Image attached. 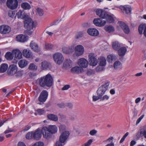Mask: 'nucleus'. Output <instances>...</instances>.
<instances>
[{
    "label": "nucleus",
    "instance_id": "obj_1",
    "mask_svg": "<svg viewBox=\"0 0 146 146\" xmlns=\"http://www.w3.org/2000/svg\"><path fill=\"white\" fill-rule=\"evenodd\" d=\"M57 131V128L55 125H50L48 127H44L42 129L43 137L48 139L50 138L51 134H54Z\"/></svg>",
    "mask_w": 146,
    "mask_h": 146
},
{
    "label": "nucleus",
    "instance_id": "obj_2",
    "mask_svg": "<svg viewBox=\"0 0 146 146\" xmlns=\"http://www.w3.org/2000/svg\"><path fill=\"white\" fill-rule=\"evenodd\" d=\"M53 83V78L50 74L49 73L46 76L41 77L39 79V84L42 87H50L52 85Z\"/></svg>",
    "mask_w": 146,
    "mask_h": 146
},
{
    "label": "nucleus",
    "instance_id": "obj_3",
    "mask_svg": "<svg viewBox=\"0 0 146 146\" xmlns=\"http://www.w3.org/2000/svg\"><path fill=\"white\" fill-rule=\"evenodd\" d=\"M96 13L98 16L102 19H105L107 22L113 23L114 22L113 15H109L108 13L102 9H97Z\"/></svg>",
    "mask_w": 146,
    "mask_h": 146
},
{
    "label": "nucleus",
    "instance_id": "obj_4",
    "mask_svg": "<svg viewBox=\"0 0 146 146\" xmlns=\"http://www.w3.org/2000/svg\"><path fill=\"white\" fill-rule=\"evenodd\" d=\"M36 22L33 21L29 16L25 20L24 27L27 29L33 30L36 28Z\"/></svg>",
    "mask_w": 146,
    "mask_h": 146
},
{
    "label": "nucleus",
    "instance_id": "obj_5",
    "mask_svg": "<svg viewBox=\"0 0 146 146\" xmlns=\"http://www.w3.org/2000/svg\"><path fill=\"white\" fill-rule=\"evenodd\" d=\"M69 132L68 131H64L60 135L59 141H57L55 144V146H63L62 143H64L70 135Z\"/></svg>",
    "mask_w": 146,
    "mask_h": 146
},
{
    "label": "nucleus",
    "instance_id": "obj_6",
    "mask_svg": "<svg viewBox=\"0 0 146 146\" xmlns=\"http://www.w3.org/2000/svg\"><path fill=\"white\" fill-rule=\"evenodd\" d=\"M109 84V82H106L105 84L100 87L96 91L97 95L102 97L108 89Z\"/></svg>",
    "mask_w": 146,
    "mask_h": 146
},
{
    "label": "nucleus",
    "instance_id": "obj_7",
    "mask_svg": "<svg viewBox=\"0 0 146 146\" xmlns=\"http://www.w3.org/2000/svg\"><path fill=\"white\" fill-rule=\"evenodd\" d=\"M7 7L11 9H16L18 5V2L17 0H7L6 2Z\"/></svg>",
    "mask_w": 146,
    "mask_h": 146
},
{
    "label": "nucleus",
    "instance_id": "obj_8",
    "mask_svg": "<svg viewBox=\"0 0 146 146\" xmlns=\"http://www.w3.org/2000/svg\"><path fill=\"white\" fill-rule=\"evenodd\" d=\"M53 58L55 62L58 64H61L63 61L64 58L62 54L57 52L53 55Z\"/></svg>",
    "mask_w": 146,
    "mask_h": 146
},
{
    "label": "nucleus",
    "instance_id": "obj_9",
    "mask_svg": "<svg viewBox=\"0 0 146 146\" xmlns=\"http://www.w3.org/2000/svg\"><path fill=\"white\" fill-rule=\"evenodd\" d=\"M89 59V62L90 65L92 66H95L98 63V60L96 58V56L94 53H90L88 55Z\"/></svg>",
    "mask_w": 146,
    "mask_h": 146
},
{
    "label": "nucleus",
    "instance_id": "obj_10",
    "mask_svg": "<svg viewBox=\"0 0 146 146\" xmlns=\"http://www.w3.org/2000/svg\"><path fill=\"white\" fill-rule=\"evenodd\" d=\"M48 96V92L46 90H43L40 93L38 98V100L40 102H45Z\"/></svg>",
    "mask_w": 146,
    "mask_h": 146
},
{
    "label": "nucleus",
    "instance_id": "obj_11",
    "mask_svg": "<svg viewBox=\"0 0 146 146\" xmlns=\"http://www.w3.org/2000/svg\"><path fill=\"white\" fill-rule=\"evenodd\" d=\"M84 52V48L81 45H78L75 48V53L78 56L83 54Z\"/></svg>",
    "mask_w": 146,
    "mask_h": 146
},
{
    "label": "nucleus",
    "instance_id": "obj_12",
    "mask_svg": "<svg viewBox=\"0 0 146 146\" xmlns=\"http://www.w3.org/2000/svg\"><path fill=\"white\" fill-rule=\"evenodd\" d=\"M93 23L96 26L101 27L104 26L105 25L106 21L102 20L100 18H96L94 20Z\"/></svg>",
    "mask_w": 146,
    "mask_h": 146
},
{
    "label": "nucleus",
    "instance_id": "obj_13",
    "mask_svg": "<svg viewBox=\"0 0 146 146\" xmlns=\"http://www.w3.org/2000/svg\"><path fill=\"white\" fill-rule=\"evenodd\" d=\"M42 130L39 128H38L35 131H33V139L36 140L39 139L42 136Z\"/></svg>",
    "mask_w": 146,
    "mask_h": 146
},
{
    "label": "nucleus",
    "instance_id": "obj_14",
    "mask_svg": "<svg viewBox=\"0 0 146 146\" xmlns=\"http://www.w3.org/2000/svg\"><path fill=\"white\" fill-rule=\"evenodd\" d=\"M9 69L7 71L8 75L12 76L15 74L17 70V68L16 65H11L9 67Z\"/></svg>",
    "mask_w": 146,
    "mask_h": 146
},
{
    "label": "nucleus",
    "instance_id": "obj_15",
    "mask_svg": "<svg viewBox=\"0 0 146 146\" xmlns=\"http://www.w3.org/2000/svg\"><path fill=\"white\" fill-rule=\"evenodd\" d=\"M88 61L86 59L83 58L79 59L78 62V64L81 68L87 67L88 66Z\"/></svg>",
    "mask_w": 146,
    "mask_h": 146
},
{
    "label": "nucleus",
    "instance_id": "obj_16",
    "mask_svg": "<svg viewBox=\"0 0 146 146\" xmlns=\"http://www.w3.org/2000/svg\"><path fill=\"white\" fill-rule=\"evenodd\" d=\"M118 24L125 34H128L130 32L128 26L125 23L120 21L118 22Z\"/></svg>",
    "mask_w": 146,
    "mask_h": 146
},
{
    "label": "nucleus",
    "instance_id": "obj_17",
    "mask_svg": "<svg viewBox=\"0 0 146 146\" xmlns=\"http://www.w3.org/2000/svg\"><path fill=\"white\" fill-rule=\"evenodd\" d=\"M11 30V28L7 25H3L1 26V33L6 34L9 33Z\"/></svg>",
    "mask_w": 146,
    "mask_h": 146
},
{
    "label": "nucleus",
    "instance_id": "obj_18",
    "mask_svg": "<svg viewBox=\"0 0 146 146\" xmlns=\"http://www.w3.org/2000/svg\"><path fill=\"white\" fill-rule=\"evenodd\" d=\"M88 34L92 36H97L99 34L98 31L96 29L93 28L88 29L87 30Z\"/></svg>",
    "mask_w": 146,
    "mask_h": 146
},
{
    "label": "nucleus",
    "instance_id": "obj_19",
    "mask_svg": "<svg viewBox=\"0 0 146 146\" xmlns=\"http://www.w3.org/2000/svg\"><path fill=\"white\" fill-rule=\"evenodd\" d=\"M28 37L26 35L21 34L18 35L16 37V39L18 41L24 42L26 41L28 39Z\"/></svg>",
    "mask_w": 146,
    "mask_h": 146
},
{
    "label": "nucleus",
    "instance_id": "obj_20",
    "mask_svg": "<svg viewBox=\"0 0 146 146\" xmlns=\"http://www.w3.org/2000/svg\"><path fill=\"white\" fill-rule=\"evenodd\" d=\"M16 15L18 19L21 18L25 19L29 16V15L24 13V11L20 10L16 13Z\"/></svg>",
    "mask_w": 146,
    "mask_h": 146
},
{
    "label": "nucleus",
    "instance_id": "obj_21",
    "mask_svg": "<svg viewBox=\"0 0 146 146\" xmlns=\"http://www.w3.org/2000/svg\"><path fill=\"white\" fill-rule=\"evenodd\" d=\"M12 52L15 55V58L17 60L21 59L22 57V54L21 51L18 49L13 50Z\"/></svg>",
    "mask_w": 146,
    "mask_h": 146
},
{
    "label": "nucleus",
    "instance_id": "obj_22",
    "mask_svg": "<svg viewBox=\"0 0 146 146\" xmlns=\"http://www.w3.org/2000/svg\"><path fill=\"white\" fill-rule=\"evenodd\" d=\"M72 64V61L70 59L65 60L63 64V68L65 69L70 68Z\"/></svg>",
    "mask_w": 146,
    "mask_h": 146
},
{
    "label": "nucleus",
    "instance_id": "obj_23",
    "mask_svg": "<svg viewBox=\"0 0 146 146\" xmlns=\"http://www.w3.org/2000/svg\"><path fill=\"white\" fill-rule=\"evenodd\" d=\"M83 70L82 68L79 66H76L72 67L70 71L72 73L78 74L81 72Z\"/></svg>",
    "mask_w": 146,
    "mask_h": 146
},
{
    "label": "nucleus",
    "instance_id": "obj_24",
    "mask_svg": "<svg viewBox=\"0 0 146 146\" xmlns=\"http://www.w3.org/2000/svg\"><path fill=\"white\" fill-rule=\"evenodd\" d=\"M23 56L26 58H29L32 57V54L30 50L25 49L23 52Z\"/></svg>",
    "mask_w": 146,
    "mask_h": 146
},
{
    "label": "nucleus",
    "instance_id": "obj_25",
    "mask_svg": "<svg viewBox=\"0 0 146 146\" xmlns=\"http://www.w3.org/2000/svg\"><path fill=\"white\" fill-rule=\"evenodd\" d=\"M50 65V62L44 61L41 62V66L43 70H46L49 68Z\"/></svg>",
    "mask_w": 146,
    "mask_h": 146
},
{
    "label": "nucleus",
    "instance_id": "obj_26",
    "mask_svg": "<svg viewBox=\"0 0 146 146\" xmlns=\"http://www.w3.org/2000/svg\"><path fill=\"white\" fill-rule=\"evenodd\" d=\"M127 48L125 47H122L118 50V55L120 56H124L127 51Z\"/></svg>",
    "mask_w": 146,
    "mask_h": 146
},
{
    "label": "nucleus",
    "instance_id": "obj_27",
    "mask_svg": "<svg viewBox=\"0 0 146 146\" xmlns=\"http://www.w3.org/2000/svg\"><path fill=\"white\" fill-rule=\"evenodd\" d=\"M14 54L12 52H8L5 54V57L7 60H11L13 58Z\"/></svg>",
    "mask_w": 146,
    "mask_h": 146
},
{
    "label": "nucleus",
    "instance_id": "obj_28",
    "mask_svg": "<svg viewBox=\"0 0 146 146\" xmlns=\"http://www.w3.org/2000/svg\"><path fill=\"white\" fill-rule=\"evenodd\" d=\"M113 67L116 70H119L122 68V64L119 61H116L113 64Z\"/></svg>",
    "mask_w": 146,
    "mask_h": 146
},
{
    "label": "nucleus",
    "instance_id": "obj_29",
    "mask_svg": "<svg viewBox=\"0 0 146 146\" xmlns=\"http://www.w3.org/2000/svg\"><path fill=\"white\" fill-rule=\"evenodd\" d=\"M28 64L27 61L25 60H20L18 62V65L21 68H23L26 66Z\"/></svg>",
    "mask_w": 146,
    "mask_h": 146
},
{
    "label": "nucleus",
    "instance_id": "obj_30",
    "mask_svg": "<svg viewBox=\"0 0 146 146\" xmlns=\"http://www.w3.org/2000/svg\"><path fill=\"white\" fill-rule=\"evenodd\" d=\"M48 119L54 121H57L58 120V117L56 115L53 114H49L47 115Z\"/></svg>",
    "mask_w": 146,
    "mask_h": 146
},
{
    "label": "nucleus",
    "instance_id": "obj_31",
    "mask_svg": "<svg viewBox=\"0 0 146 146\" xmlns=\"http://www.w3.org/2000/svg\"><path fill=\"white\" fill-rule=\"evenodd\" d=\"M21 7L24 10H29L31 8L30 5L28 3L24 2L21 4Z\"/></svg>",
    "mask_w": 146,
    "mask_h": 146
},
{
    "label": "nucleus",
    "instance_id": "obj_32",
    "mask_svg": "<svg viewBox=\"0 0 146 146\" xmlns=\"http://www.w3.org/2000/svg\"><path fill=\"white\" fill-rule=\"evenodd\" d=\"M8 68V65L6 63H3L1 65V73L6 71Z\"/></svg>",
    "mask_w": 146,
    "mask_h": 146
},
{
    "label": "nucleus",
    "instance_id": "obj_33",
    "mask_svg": "<svg viewBox=\"0 0 146 146\" xmlns=\"http://www.w3.org/2000/svg\"><path fill=\"white\" fill-rule=\"evenodd\" d=\"M121 46V44L117 42H114L112 44V47L115 50H118Z\"/></svg>",
    "mask_w": 146,
    "mask_h": 146
},
{
    "label": "nucleus",
    "instance_id": "obj_34",
    "mask_svg": "<svg viewBox=\"0 0 146 146\" xmlns=\"http://www.w3.org/2000/svg\"><path fill=\"white\" fill-rule=\"evenodd\" d=\"M117 58V56L113 54H110L107 57V60L108 62L115 60Z\"/></svg>",
    "mask_w": 146,
    "mask_h": 146
},
{
    "label": "nucleus",
    "instance_id": "obj_35",
    "mask_svg": "<svg viewBox=\"0 0 146 146\" xmlns=\"http://www.w3.org/2000/svg\"><path fill=\"white\" fill-rule=\"evenodd\" d=\"M98 60L100 61V65L103 66L106 65V61L105 58L103 57H101L98 58Z\"/></svg>",
    "mask_w": 146,
    "mask_h": 146
},
{
    "label": "nucleus",
    "instance_id": "obj_36",
    "mask_svg": "<svg viewBox=\"0 0 146 146\" xmlns=\"http://www.w3.org/2000/svg\"><path fill=\"white\" fill-rule=\"evenodd\" d=\"M30 46L31 48L35 51L38 52L39 51L38 46L37 44L35 43H31L30 44Z\"/></svg>",
    "mask_w": 146,
    "mask_h": 146
},
{
    "label": "nucleus",
    "instance_id": "obj_37",
    "mask_svg": "<svg viewBox=\"0 0 146 146\" xmlns=\"http://www.w3.org/2000/svg\"><path fill=\"white\" fill-rule=\"evenodd\" d=\"M105 31L108 33L113 32L114 31V28L112 26H106L105 27Z\"/></svg>",
    "mask_w": 146,
    "mask_h": 146
},
{
    "label": "nucleus",
    "instance_id": "obj_38",
    "mask_svg": "<svg viewBox=\"0 0 146 146\" xmlns=\"http://www.w3.org/2000/svg\"><path fill=\"white\" fill-rule=\"evenodd\" d=\"M123 10L124 12L126 14H129L131 13V9L130 7L125 6L123 7Z\"/></svg>",
    "mask_w": 146,
    "mask_h": 146
},
{
    "label": "nucleus",
    "instance_id": "obj_39",
    "mask_svg": "<svg viewBox=\"0 0 146 146\" xmlns=\"http://www.w3.org/2000/svg\"><path fill=\"white\" fill-rule=\"evenodd\" d=\"M45 48L47 50H51L54 48V46L52 44L48 43H46L45 45Z\"/></svg>",
    "mask_w": 146,
    "mask_h": 146
},
{
    "label": "nucleus",
    "instance_id": "obj_40",
    "mask_svg": "<svg viewBox=\"0 0 146 146\" xmlns=\"http://www.w3.org/2000/svg\"><path fill=\"white\" fill-rule=\"evenodd\" d=\"M145 27V25L144 24L140 25L138 28L139 33L140 34H143V29Z\"/></svg>",
    "mask_w": 146,
    "mask_h": 146
},
{
    "label": "nucleus",
    "instance_id": "obj_41",
    "mask_svg": "<svg viewBox=\"0 0 146 146\" xmlns=\"http://www.w3.org/2000/svg\"><path fill=\"white\" fill-rule=\"evenodd\" d=\"M26 137L27 139H33V131L28 133L26 135Z\"/></svg>",
    "mask_w": 146,
    "mask_h": 146
},
{
    "label": "nucleus",
    "instance_id": "obj_42",
    "mask_svg": "<svg viewBox=\"0 0 146 146\" xmlns=\"http://www.w3.org/2000/svg\"><path fill=\"white\" fill-rule=\"evenodd\" d=\"M29 68L30 70H36L37 69V66L33 63H31L29 65Z\"/></svg>",
    "mask_w": 146,
    "mask_h": 146
},
{
    "label": "nucleus",
    "instance_id": "obj_43",
    "mask_svg": "<svg viewBox=\"0 0 146 146\" xmlns=\"http://www.w3.org/2000/svg\"><path fill=\"white\" fill-rule=\"evenodd\" d=\"M23 74V71H17L15 73V76L16 78H19L21 77Z\"/></svg>",
    "mask_w": 146,
    "mask_h": 146
},
{
    "label": "nucleus",
    "instance_id": "obj_44",
    "mask_svg": "<svg viewBox=\"0 0 146 146\" xmlns=\"http://www.w3.org/2000/svg\"><path fill=\"white\" fill-rule=\"evenodd\" d=\"M37 12L38 14L40 16H41L43 15L44 14V11L43 10L40 8H38L37 9Z\"/></svg>",
    "mask_w": 146,
    "mask_h": 146
},
{
    "label": "nucleus",
    "instance_id": "obj_45",
    "mask_svg": "<svg viewBox=\"0 0 146 146\" xmlns=\"http://www.w3.org/2000/svg\"><path fill=\"white\" fill-rule=\"evenodd\" d=\"M15 14V11H10L8 12V15L9 17L13 18Z\"/></svg>",
    "mask_w": 146,
    "mask_h": 146
},
{
    "label": "nucleus",
    "instance_id": "obj_46",
    "mask_svg": "<svg viewBox=\"0 0 146 146\" xmlns=\"http://www.w3.org/2000/svg\"><path fill=\"white\" fill-rule=\"evenodd\" d=\"M103 66L100 65L97 67L96 68V70L97 72H100L102 71L104 68L103 67Z\"/></svg>",
    "mask_w": 146,
    "mask_h": 146
},
{
    "label": "nucleus",
    "instance_id": "obj_47",
    "mask_svg": "<svg viewBox=\"0 0 146 146\" xmlns=\"http://www.w3.org/2000/svg\"><path fill=\"white\" fill-rule=\"evenodd\" d=\"M68 47H64L62 48V51L63 52L66 54H69Z\"/></svg>",
    "mask_w": 146,
    "mask_h": 146
},
{
    "label": "nucleus",
    "instance_id": "obj_48",
    "mask_svg": "<svg viewBox=\"0 0 146 146\" xmlns=\"http://www.w3.org/2000/svg\"><path fill=\"white\" fill-rule=\"evenodd\" d=\"M92 142L93 141L92 139H90L84 145H82L81 146H90Z\"/></svg>",
    "mask_w": 146,
    "mask_h": 146
},
{
    "label": "nucleus",
    "instance_id": "obj_49",
    "mask_svg": "<svg viewBox=\"0 0 146 146\" xmlns=\"http://www.w3.org/2000/svg\"><path fill=\"white\" fill-rule=\"evenodd\" d=\"M32 146H44V144L42 142L39 141L35 143Z\"/></svg>",
    "mask_w": 146,
    "mask_h": 146
},
{
    "label": "nucleus",
    "instance_id": "obj_50",
    "mask_svg": "<svg viewBox=\"0 0 146 146\" xmlns=\"http://www.w3.org/2000/svg\"><path fill=\"white\" fill-rule=\"evenodd\" d=\"M110 98V96L108 95H105L103 96H102L101 98V100L102 101L107 100H108Z\"/></svg>",
    "mask_w": 146,
    "mask_h": 146
},
{
    "label": "nucleus",
    "instance_id": "obj_51",
    "mask_svg": "<svg viewBox=\"0 0 146 146\" xmlns=\"http://www.w3.org/2000/svg\"><path fill=\"white\" fill-rule=\"evenodd\" d=\"M36 111L39 115L43 114L44 113V111L42 109H38Z\"/></svg>",
    "mask_w": 146,
    "mask_h": 146
},
{
    "label": "nucleus",
    "instance_id": "obj_52",
    "mask_svg": "<svg viewBox=\"0 0 146 146\" xmlns=\"http://www.w3.org/2000/svg\"><path fill=\"white\" fill-rule=\"evenodd\" d=\"M101 98H102V97L99 96L98 95V96H93L92 98L93 101H96L100 99H101Z\"/></svg>",
    "mask_w": 146,
    "mask_h": 146
},
{
    "label": "nucleus",
    "instance_id": "obj_53",
    "mask_svg": "<svg viewBox=\"0 0 146 146\" xmlns=\"http://www.w3.org/2000/svg\"><path fill=\"white\" fill-rule=\"evenodd\" d=\"M97 132V130L95 129H92L90 131L89 134L91 135H94Z\"/></svg>",
    "mask_w": 146,
    "mask_h": 146
},
{
    "label": "nucleus",
    "instance_id": "obj_54",
    "mask_svg": "<svg viewBox=\"0 0 146 146\" xmlns=\"http://www.w3.org/2000/svg\"><path fill=\"white\" fill-rule=\"evenodd\" d=\"M59 130L60 131H62L65 129L66 128V126L64 125H60L59 126Z\"/></svg>",
    "mask_w": 146,
    "mask_h": 146
},
{
    "label": "nucleus",
    "instance_id": "obj_55",
    "mask_svg": "<svg viewBox=\"0 0 146 146\" xmlns=\"http://www.w3.org/2000/svg\"><path fill=\"white\" fill-rule=\"evenodd\" d=\"M82 32H79L77 33V34L76 35V38L77 39H78L81 37H82Z\"/></svg>",
    "mask_w": 146,
    "mask_h": 146
},
{
    "label": "nucleus",
    "instance_id": "obj_56",
    "mask_svg": "<svg viewBox=\"0 0 146 146\" xmlns=\"http://www.w3.org/2000/svg\"><path fill=\"white\" fill-rule=\"evenodd\" d=\"M144 116V115H141L137 120L136 122V124H137L139 123L141 121V120L143 118Z\"/></svg>",
    "mask_w": 146,
    "mask_h": 146
},
{
    "label": "nucleus",
    "instance_id": "obj_57",
    "mask_svg": "<svg viewBox=\"0 0 146 146\" xmlns=\"http://www.w3.org/2000/svg\"><path fill=\"white\" fill-rule=\"evenodd\" d=\"M113 139V137H109L108 139L104 141V142H111V141H112Z\"/></svg>",
    "mask_w": 146,
    "mask_h": 146
},
{
    "label": "nucleus",
    "instance_id": "obj_58",
    "mask_svg": "<svg viewBox=\"0 0 146 146\" xmlns=\"http://www.w3.org/2000/svg\"><path fill=\"white\" fill-rule=\"evenodd\" d=\"M70 88V85H66L64 86L62 88V90H66Z\"/></svg>",
    "mask_w": 146,
    "mask_h": 146
},
{
    "label": "nucleus",
    "instance_id": "obj_59",
    "mask_svg": "<svg viewBox=\"0 0 146 146\" xmlns=\"http://www.w3.org/2000/svg\"><path fill=\"white\" fill-rule=\"evenodd\" d=\"M14 131L13 129H11L10 128H9L7 130L5 131L4 132L5 133H9L13 132Z\"/></svg>",
    "mask_w": 146,
    "mask_h": 146
},
{
    "label": "nucleus",
    "instance_id": "obj_60",
    "mask_svg": "<svg viewBox=\"0 0 146 146\" xmlns=\"http://www.w3.org/2000/svg\"><path fill=\"white\" fill-rule=\"evenodd\" d=\"M68 50H69V54L70 53H72L74 51V47L73 46H71L70 47H68Z\"/></svg>",
    "mask_w": 146,
    "mask_h": 146
},
{
    "label": "nucleus",
    "instance_id": "obj_61",
    "mask_svg": "<svg viewBox=\"0 0 146 146\" xmlns=\"http://www.w3.org/2000/svg\"><path fill=\"white\" fill-rule=\"evenodd\" d=\"M57 106L60 108H64L65 107L64 104V103H63L58 104Z\"/></svg>",
    "mask_w": 146,
    "mask_h": 146
},
{
    "label": "nucleus",
    "instance_id": "obj_62",
    "mask_svg": "<svg viewBox=\"0 0 146 146\" xmlns=\"http://www.w3.org/2000/svg\"><path fill=\"white\" fill-rule=\"evenodd\" d=\"M31 128V126L30 125H27L25 127V128L23 130L24 131H26L28 130Z\"/></svg>",
    "mask_w": 146,
    "mask_h": 146
},
{
    "label": "nucleus",
    "instance_id": "obj_63",
    "mask_svg": "<svg viewBox=\"0 0 146 146\" xmlns=\"http://www.w3.org/2000/svg\"><path fill=\"white\" fill-rule=\"evenodd\" d=\"M31 30L27 29L26 31V33L29 35H31L33 33V31H31Z\"/></svg>",
    "mask_w": 146,
    "mask_h": 146
},
{
    "label": "nucleus",
    "instance_id": "obj_64",
    "mask_svg": "<svg viewBox=\"0 0 146 146\" xmlns=\"http://www.w3.org/2000/svg\"><path fill=\"white\" fill-rule=\"evenodd\" d=\"M17 146H26V145L24 143L20 142L18 143Z\"/></svg>",
    "mask_w": 146,
    "mask_h": 146
}]
</instances>
